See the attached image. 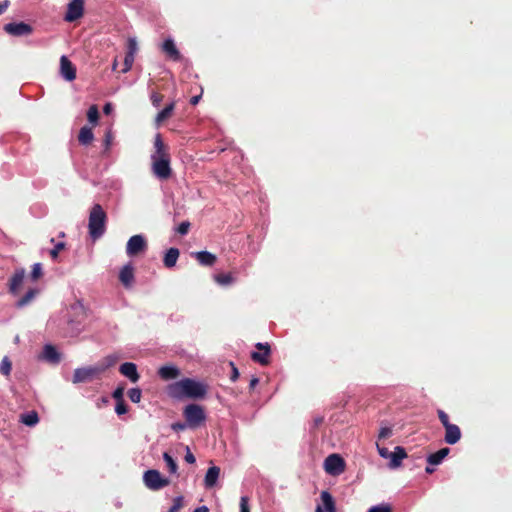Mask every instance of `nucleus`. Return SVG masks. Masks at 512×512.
Returning <instances> with one entry per match:
<instances>
[{
    "instance_id": "3",
    "label": "nucleus",
    "mask_w": 512,
    "mask_h": 512,
    "mask_svg": "<svg viewBox=\"0 0 512 512\" xmlns=\"http://www.w3.org/2000/svg\"><path fill=\"white\" fill-rule=\"evenodd\" d=\"M107 214L100 204H94L89 213L88 230L93 240L101 238L106 231Z\"/></svg>"
},
{
    "instance_id": "50",
    "label": "nucleus",
    "mask_w": 512,
    "mask_h": 512,
    "mask_svg": "<svg viewBox=\"0 0 512 512\" xmlns=\"http://www.w3.org/2000/svg\"><path fill=\"white\" fill-rule=\"evenodd\" d=\"M230 367H231V375H230V379L231 381H236L239 377V371L237 369V367L235 366V364L233 362H230L229 363Z\"/></svg>"
},
{
    "instance_id": "11",
    "label": "nucleus",
    "mask_w": 512,
    "mask_h": 512,
    "mask_svg": "<svg viewBox=\"0 0 512 512\" xmlns=\"http://www.w3.org/2000/svg\"><path fill=\"white\" fill-rule=\"evenodd\" d=\"M25 279V269H16L8 281V291L10 294L16 296L20 293L21 287Z\"/></svg>"
},
{
    "instance_id": "2",
    "label": "nucleus",
    "mask_w": 512,
    "mask_h": 512,
    "mask_svg": "<svg viewBox=\"0 0 512 512\" xmlns=\"http://www.w3.org/2000/svg\"><path fill=\"white\" fill-rule=\"evenodd\" d=\"M154 148L155 152L151 155L152 172L157 178L167 180L172 175L170 154L159 133L155 136Z\"/></svg>"
},
{
    "instance_id": "1",
    "label": "nucleus",
    "mask_w": 512,
    "mask_h": 512,
    "mask_svg": "<svg viewBox=\"0 0 512 512\" xmlns=\"http://www.w3.org/2000/svg\"><path fill=\"white\" fill-rule=\"evenodd\" d=\"M208 391V386L192 378H184L167 386V393L174 399H203Z\"/></svg>"
},
{
    "instance_id": "47",
    "label": "nucleus",
    "mask_w": 512,
    "mask_h": 512,
    "mask_svg": "<svg viewBox=\"0 0 512 512\" xmlns=\"http://www.w3.org/2000/svg\"><path fill=\"white\" fill-rule=\"evenodd\" d=\"M190 222L183 221L180 223V225L177 227V232L181 235H186L190 229Z\"/></svg>"
},
{
    "instance_id": "23",
    "label": "nucleus",
    "mask_w": 512,
    "mask_h": 512,
    "mask_svg": "<svg viewBox=\"0 0 512 512\" xmlns=\"http://www.w3.org/2000/svg\"><path fill=\"white\" fill-rule=\"evenodd\" d=\"M180 252L178 248H170L164 255L163 264L166 268L170 269L176 265Z\"/></svg>"
},
{
    "instance_id": "29",
    "label": "nucleus",
    "mask_w": 512,
    "mask_h": 512,
    "mask_svg": "<svg viewBox=\"0 0 512 512\" xmlns=\"http://www.w3.org/2000/svg\"><path fill=\"white\" fill-rule=\"evenodd\" d=\"M20 422L27 426H34L39 422V417L36 411H31L20 416Z\"/></svg>"
},
{
    "instance_id": "42",
    "label": "nucleus",
    "mask_w": 512,
    "mask_h": 512,
    "mask_svg": "<svg viewBox=\"0 0 512 512\" xmlns=\"http://www.w3.org/2000/svg\"><path fill=\"white\" fill-rule=\"evenodd\" d=\"M437 415H438V418L444 428H446V427H448V425L452 424V423H450L448 414L446 412H444L443 410L438 409Z\"/></svg>"
},
{
    "instance_id": "35",
    "label": "nucleus",
    "mask_w": 512,
    "mask_h": 512,
    "mask_svg": "<svg viewBox=\"0 0 512 512\" xmlns=\"http://www.w3.org/2000/svg\"><path fill=\"white\" fill-rule=\"evenodd\" d=\"M118 361V357L116 355H108L103 359V363L99 368H103V372L109 367L114 366Z\"/></svg>"
},
{
    "instance_id": "21",
    "label": "nucleus",
    "mask_w": 512,
    "mask_h": 512,
    "mask_svg": "<svg viewBox=\"0 0 512 512\" xmlns=\"http://www.w3.org/2000/svg\"><path fill=\"white\" fill-rule=\"evenodd\" d=\"M407 457L405 449L401 446H396L394 451L390 455L389 467L392 469L398 468L404 458Z\"/></svg>"
},
{
    "instance_id": "20",
    "label": "nucleus",
    "mask_w": 512,
    "mask_h": 512,
    "mask_svg": "<svg viewBox=\"0 0 512 512\" xmlns=\"http://www.w3.org/2000/svg\"><path fill=\"white\" fill-rule=\"evenodd\" d=\"M192 256L199 262L202 266L211 267L216 263V256L208 251H199L192 253Z\"/></svg>"
},
{
    "instance_id": "61",
    "label": "nucleus",
    "mask_w": 512,
    "mask_h": 512,
    "mask_svg": "<svg viewBox=\"0 0 512 512\" xmlns=\"http://www.w3.org/2000/svg\"><path fill=\"white\" fill-rule=\"evenodd\" d=\"M320 423H322V418H319V419L316 420V425H318Z\"/></svg>"
},
{
    "instance_id": "24",
    "label": "nucleus",
    "mask_w": 512,
    "mask_h": 512,
    "mask_svg": "<svg viewBox=\"0 0 512 512\" xmlns=\"http://www.w3.org/2000/svg\"><path fill=\"white\" fill-rule=\"evenodd\" d=\"M175 109V102H171L170 104L166 105L163 110H161L155 117V124L159 126L164 121L169 119L174 112Z\"/></svg>"
},
{
    "instance_id": "37",
    "label": "nucleus",
    "mask_w": 512,
    "mask_h": 512,
    "mask_svg": "<svg viewBox=\"0 0 512 512\" xmlns=\"http://www.w3.org/2000/svg\"><path fill=\"white\" fill-rule=\"evenodd\" d=\"M128 397L133 403H139L142 397V391L139 388H131L128 391Z\"/></svg>"
},
{
    "instance_id": "57",
    "label": "nucleus",
    "mask_w": 512,
    "mask_h": 512,
    "mask_svg": "<svg viewBox=\"0 0 512 512\" xmlns=\"http://www.w3.org/2000/svg\"><path fill=\"white\" fill-rule=\"evenodd\" d=\"M112 110V105L110 103H106L104 105L103 111L105 114H109Z\"/></svg>"
},
{
    "instance_id": "54",
    "label": "nucleus",
    "mask_w": 512,
    "mask_h": 512,
    "mask_svg": "<svg viewBox=\"0 0 512 512\" xmlns=\"http://www.w3.org/2000/svg\"><path fill=\"white\" fill-rule=\"evenodd\" d=\"M8 6H9V1L8 0L0 2V15L3 14L6 11Z\"/></svg>"
},
{
    "instance_id": "55",
    "label": "nucleus",
    "mask_w": 512,
    "mask_h": 512,
    "mask_svg": "<svg viewBox=\"0 0 512 512\" xmlns=\"http://www.w3.org/2000/svg\"><path fill=\"white\" fill-rule=\"evenodd\" d=\"M259 383V380L258 378L256 377H252L251 380H250V383H249V389L250 391L254 390V388L256 387V385Z\"/></svg>"
},
{
    "instance_id": "38",
    "label": "nucleus",
    "mask_w": 512,
    "mask_h": 512,
    "mask_svg": "<svg viewBox=\"0 0 512 512\" xmlns=\"http://www.w3.org/2000/svg\"><path fill=\"white\" fill-rule=\"evenodd\" d=\"M134 57L135 55L131 53H126L124 58V67L121 70L122 73H126L132 68V65L134 63Z\"/></svg>"
},
{
    "instance_id": "41",
    "label": "nucleus",
    "mask_w": 512,
    "mask_h": 512,
    "mask_svg": "<svg viewBox=\"0 0 512 512\" xmlns=\"http://www.w3.org/2000/svg\"><path fill=\"white\" fill-rule=\"evenodd\" d=\"M183 507V497L178 496L173 499V505L170 507L168 512H179V510Z\"/></svg>"
},
{
    "instance_id": "22",
    "label": "nucleus",
    "mask_w": 512,
    "mask_h": 512,
    "mask_svg": "<svg viewBox=\"0 0 512 512\" xmlns=\"http://www.w3.org/2000/svg\"><path fill=\"white\" fill-rule=\"evenodd\" d=\"M220 475V468L217 466L210 467L204 478V485L206 488H212L215 486Z\"/></svg>"
},
{
    "instance_id": "27",
    "label": "nucleus",
    "mask_w": 512,
    "mask_h": 512,
    "mask_svg": "<svg viewBox=\"0 0 512 512\" xmlns=\"http://www.w3.org/2000/svg\"><path fill=\"white\" fill-rule=\"evenodd\" d=\"M43 358L51 363L60 362V354L53 345H45L43 349Z\"/></svg>"
},
{
    "instance_id": "36",
    "label": "nucleus",
    "mask_w": 512,
    "mask_h": 512,
    "mask_svg": "<svg viewBox=\"0 0 512 512\" xmlns=\"http://www.w3.org/2000/svg\"><path fill=\"white\" fill-rule=\"evenodd\" d=\"M42 276H43L42 264L41 263H35L32 266V271H31V274H30L31 279L33 281H36V280L40 279Z\"/></svg>"
},
{
    "instance_id": "43",
    "label": "nucleus",
    "mask_w": 512,
    "mask_h": 512,
    "mask_svg": "<svg viewBox=\"0 0 512 512\" xmlns=\"http://www.w3.org/2000/svg\"><path fill=\"white\" fill-rule=\"evenodd\" d=\"M115 412L118 415H123L128 412V406L126 405L125 401L116 402Z\"/></svg>"
},
{
    "instance_id": "52",
    "label": "nucleus",
    "mask_w": 512,
    "mask_h": 512,
    "mask_svg": "<svg viewBox=\"0 0 512 512\" xmlns=\"http://www.w3.org/2000/svg\"><path fill=\"white\" fill-rule=\"evenodd\" d=\"M185 461L189 464H194L196 461L195 456L191 453L189 447H187V453L185 455Z\"/></svg>"
},
{
    "instance_id": "28",
    "label": "nucleus",
    "mask_w": 512,
    "mask_h": 512,
    "mask_svg": "<svg viewBox=\"0 0 512 512\" xmlns=\"http://www.w3.org/2000/svg\"><path fill=\"white\" fill-rule=\"evenodd\" d=\"M39 293V290L36 288L29 289L24 296H22L16 303V306L18 308H22L26 305H28Z\"/></svg>"
},
{
    "instance_id": "10",
    "label": "nucleus",
    "mask_w": 512,
    "mask_h": 512,
    "mask_svg": "<svg viewBox=\"0 0 512 512\" xmlns=\"http://www.w3.org/2000/svg\"><path fill=\"white\" fill-rule=\"evenodd\" d=\"M256 348L259 350V352L253 351L251 353V359L263 366L268 365L270 363L271 355L270 345L268 343H257Z\"/></svg>"
},
{
    "instance_id": "16",
    "label": "nucleus",
    "mask_w": 512,
    "mask_h": 512,
    "mask_svg": "<svg viewBox=\"0 0 512 512\" xmlns=\"http://www.w3.org/2000/svg\"><path fill=\"white\" fill-rule=\"evenodd\" d=\"M119 372L125 377L129 378L131 382L135 383L139 380L140 375L137 372V366L132 362H125L120 365Z\"/></svg>"
},
{
    "instance_id": "33",
    "label": "nucleus",
    "mask_w": 512,
    "mask_h": 512,
    "mask_svg": "<svg viewBox=\"0 0 512 512\" xmlns=\"http://www.w3.org/2000/svg\"><path fill=\"white\" fill-rule=\"evenodd\" d=\"M113 133L111 130H107L104 134L103 144H104V151L103 154H107L110 150V147L113 143Z\"/></svg>"
},
{
    "instance_id": "15",
    "label": "nucleus",
    "mask_w": 512,
    "mask_h": 512,
    "mask_svg": "<svg viewBox=\"0 0 512 512\" xmlns=\"http://www.w3.org/2000/svg\"><path fill=\"white\" fill-rule=\"evenodd\" d=\"M157 373L162 380L169 381L177 379L180 376L181 371L175 365H164L158 369Z\"/></svg>"
},
{
    "instance_id": "56",
    "label": "nucleus",
    "mask_w": 512,
    "mask_h": 512,
    "mask_svg": "<svg viewBox=\"0 0 512 512\" xmlns=\"http://www.w3.org/2000/svg\"><path fill=\"white\" fill-rule=\"evenodd\" d=\"M200 98H201V95L193 96V97L190 99V104H191V105H196V104H198V102H199Z\"/></svg>"
},
{
    "instance_id": "26",
    "label": "nucleus",
    "mask_w": 512,
    "mask_h": 512,
    "mask_svg": "<svg viewBox=\"0 0 512 512\" xmlns=\"http://www.w3.org/2000/svg\"><path fill=\"white\" fill-rule=\"evenodd\" d=\"M449 452V448H441L437 452L432 453L427 457V463L429 465H439L444 460V458L449 454Z\"/></svg>"
},
{
    "instance_id": "13",
    "label": "nucleus",
    "mask_w": 512,
    "mask_h": 512,
    "mask_svg": "<svg viewBox=\"0 0 512 512\" xmlns=\"http://www.w3.org/2000/svg\"><path fill=\"white\" fill-rule=\"evenodd\" d=\"M60 73L67 81H73L76 79V68L65 55L60 58Z\"/></svg>"
},
{
    "instance_id": "44",
    "label": "nucleus",
    "mask_w": 512,
    "mask_h": 512,
    "mask_svg": "<svg viewBox=\"0 0 512 512\" xmlns=\"http://www.w3.org/2000/svg\"><path fill=\"white\" fill-rule=\"evenodd\" d=\"M137 49H138V46H137L136 40L134 38H129L128 42H127V52L126 53H131V54L135 55V53L137 52Z\"/></svg>"
},
{
    "instance_id": "4",
    "label": "nucleus",
    "mask_w": 512,
    "mask_h": 512,
    "mask_svg": "<svg viewBox=\"0 0 512 512\" xmlns=\"http://www.w3.org/2000/svg\"><path fill=\"white\" fill-rule=\"evenodd\" d=\"M183 416L187 426L191 429L200 427L206 421L204 408L199 404H188L183 410Z\"/></svg>"
},
{
    "instance_id": "30",
    "label": "nucleus",
    "mask_w": 512,
    "mask_h": 512,
    "mask_svg": "<svg viewBox=\"0 0 512 512\" xmlns=\"http://www.w3.org/2000/svg\"><path fill=\"white\" fill-rule=\"evenodd\" d=\"M100 114L98 110V106L93 104L89 107L87 111V119L93 125L96 126L98 124Z\"/></svg>"
},
{
    "instance_id": "51",
    "label": "nucleus",
    "mask_w": 512,
    "mask_h": 512,
    "mask_svg": "<svg viewBox=\"0 0 512 512\" xmlns=\"http://www.w3.org/2000/svg\"><path fill=\"white\" fill-rule=\"evenodd\" d=\"M378 453L383 458H390L391 452L386 447H380L377 444Z\"/></svg>"
},
{
    "instance_id": "31",
    "label": "nucleus",
    "mask_w": 512,
    "mask_h": 512,
    "mask_svg": "<svg viewBox=\"0 0 512 512\" xmlns=\"http://www.w3.org/2000/svg\"><path fill=\"white\" fill-rule=\"evenodd\" d=\"M163 459L167 465L169 472L172 474L177 473L178 465H177L176 461L173 459V457L168 452L163 453Z\"/></svg>"
},
{
    "instance_id": "9",
    "label": "nucleus",
    "mask_w": 512,
    "mask_h": 512,
    "mask_svg": "<svg viewBox=\"0 0 512 512\" xmlns=\"http://www.w3.org/2000/svg\"><path fill=\"white\" fill-rule=\"evenodd\" d=\"M84 0H71L64 16L66 22H74L84 15Z\"/></svg>"
},
{
    "instance_id": "8",
    "label": "nucleus",
    "mask_w": 512,
    "mask_h": 512,
    "mask_svg": "<svg viewBox=\"0 0 512 512\" xmlns=\"http://www.w3.org/2000/svg\"><path fill=\"white\" fill-rule=\"evenodd\" d=\"M324 469L330 475H340L345 470V461L338 454H330L324 461Z\"/></svg>"
},
{
    "instance_id": "48",
    "label": "nucleus",
    "mask_w": 512,
    "mask_h": 512,
    "mask_svg": "<svg viewBox=\"0 0 512 512\" xmlns=\"http://www.w3.org/2000/svg\"><path fill=\"white\" fill-rule=\"evenodd\" d=\"M248 503L249 498L247 496H242L240 498V512H250Z\"/></svg>"
},
{
    "instance_id": "6",
    "label": "nucleus",
    "mask_w": 512,
    "mask_h": 512,
    "mask_svg": "<svg viewBox=\"0 0 512 512\" xmlns=\"http://www.w3.org/2000/svg\"><path fill=\"white\" fill-rule=\"evenodd\" d=\"M101 373H103V368H99L98 366L77 368L74 370L72 382L74 384L88 382Z\"/></svg>"
},
{
    "instance_id": "39",
    "label": "nucleus",
    "mask_w": 512,
    "mask_h": 512,
    "mask_svg": "<svg viewBox=\"0 0 512 512\" xmlns=\"http://www.w3.org/2000/svg\"><path fill=\"white\" fill-rule=\"evenodd\" d=\"M368 512H392V507L388 503H382L379 505L372 506Z\"/></svg>"
},
{
    "instance_id": "58",
    "label": "nucleus",
    "mask_w": 512,
    "mask_h": 512,
    "mask_svg": "<svg viewBox=\"0 0 512 512\" xmlns=\"http://www.w3.org/2000/svg\"><path fill=\"white\" fill-rule=\"evenodd\" d=\"M194 512H209V509L206 506H200L196 508Z\"/></svg>"
},
{
    "instance_id": "60",
    "label": "nucleus",
    "mask_w": 512,
    "mask_h": 512,
    "mask_svg": "<svg viewBox=\"0 0 512 512\" xmlns=\"http://www.w3.org/2000/svg\"><path fill=\"white\" fill-rule=\"evenodd\" d=\"M116 67H117V61L115 60L114 63H113V70H116Z\"/></svg>"
},
{
    "instance_id": "18",
    "label": "nucleus",
    "mask_w": 512,
    "mask_h": 512,
    "mask_svg": "<svg viewBox=\"0 0 512 512\" xmlns=\"http://www.w3.org/2000/svg\"><path fill=\"white\" fill-rule=\"evenodd\" d=\"M119 280L126 288L131 287L134 282V267L132 264L129 263L123 266L119 273Z\"/></svg>"
},
{
    "instance_id": "14",
    "label": "nucleus",
    "mask_w": 512,
    "mask_h": 512,
    "mask_svg": "<svg viewBox=\"0 0 512 512\" xmlns=\"http://www.w3.org/2000/svg\"><path fill=\"white\" fill-rule=\"evenodd\" d=\"M320 497L323 505H317L315 512H337L334 498L328 491H322Z\"/></svg>"
},
{
    "instance_id": "7",
    "label": "nucleus",
    "mask_w": 512,
    "mask_h": 512,
    "mask_svg": "<svg viewBox=\"0 0 512 512\" xmlns=\"http://www.w3.org/2000/svg\"><path fill=\"white\" fill-rule=\"evenodd\" d=\"M148 248L147 240L143 235L137 234L129 238L126 244V253L129 257H135L145 252Z\"/></svg>"
},
{
    "instance_id": "53",
    "label": "nucleus",
    "mask_w": 512,
    "mask_h": 512,
    "mask_svg": "<svg viewBox=\"0 0 512 512\" xmlns=\"http://www.w3.org/2000/svg\"><path fill=\"white\" fill-rule=\"evenodd\" d=\"M186 427H188L187 422L186 423L176 422V423L172 424V429L174 431L184 430Z\"/></svg>"
},
{
    "instance_id": "5",
    "label": "nucleus",
    "mask_w": 512,
    "mask_h": 512,
    "mask_svg": "<svg viewBox=\"0 0 512 512\" xmlns=\"http://www.w3.org/2000/svg\"><path fill=\"white\" fill-rule=\"evenodd\" d=\"M145 486L153 491L160 490L170 484V480L161 475L158 470H147L143 475Z\"/></svg>"
},
{
    "instance_id": "49",
    "label": "nucleus",
    "mask_w": 512,
    "mask_h": 512,
    "mask_svg": "<svg viewBox=\"0 0 512 512\" xmlns=\"http://www.w3.org/2000/svg\"><path fill=\"white\" fill-rule=\"evenodd\" d=\"M392 435V429L390 427H382L379 431L378 438L386 439Z\"/></svg>"
},
{
    "instance_id": "45",
    "label": "nucleus",
    "mask_w": 512,
    "mask_h": 512,
    "mask_svg": "<svg viewBox=\"0 0 512 512\" xmlns=\"http://www.w3.org/2000/svg\"><path fill=\"white\" fill-rule=\"evenodd\" d=\"M123 395H124V387L123 386L117 387L114 390V392L112 393V397L116 400V402L124 401Z\"/></svg>"
},
{
    "instance_id": "34",
    "label": "nucleus",
    "mask_w": 512,
    "mask_h": 512,
    "mask_svg": "<svg viewBox=\"0 0 512 512\" xmlns=\"http://www.w3.org/2000/svg\"><path fill=\"white\" fill-rule=\"evenodd\" d=\"M11 369H12V363H11L10 359L7 356L3 357V359L0 363V372L3 375L8 376V375H10Z\"/></svg>"
},
{
    "instance_id": "40",
    "label": "nucleus",
    "mask_w": 512,
    "mask_h": 512,
    "mask_svg": "<svg viewBox=\"0 0 512 512\" xmlns=\"http://www.w3.org/2000/svg\"><path fill=\"white\" fill-rule=\"evenodd\" d=\"M164 96L156 91H153L150 95L151 103L154 107H159L161 102L163 101Z\"/></svg>"
},
{
    "instance_id": "32",
    "label": "nucleus",
    "mask_w": 512,
    "mask_h": 512,
    "mask_svg": "<svg viewBox=\"0 0 512 512\" xmlns=\"http://www.w3.org/2000/svg\"><path fill=\"white\" fill-rule=\"evenodd\" d=\"M214 279L220 285H229L234 280L230 273L217 274L215 275Z\"/></svg>"
},
{
    "instance_id": "25",
    "label": "nucleus",
    "mask_w": 512,
    "mask_h": 512,
    "mask_svg": "<svg viewBox=\"0 0 512 512\" xmlns=\"http://www.w3.org/2000/svg\"><path fill=\"white\" fill-rule=\"evenodd\" d=\"M94 140V134L92 131V127L83 126L78 134V141L81 145L87 146L92 143Z\"/></svg>"
},
{
    "instance_id": "17",
    "label": "nucleus",
    "mask_w": 512,
    "mask_h": 512,
    "mask_svg": "<svg viewBox=\"0 0 512 512\" xmlns=\"http://www.w3.org/2000/svg\"><path fill=\"white\" fill-rule=\"evenodd\" d=\"M462 433L459 426L455 424L448 425L445 428L444 440L447 444H456L461 439Z\"/></svg>"
},
{
    "instance_id": "46",
    "label": "nucleus",
    "mask_w": 512,
    "mask_h": 512,
    "mask_svg": "<svg viewBox=\"0 0 512 512\" xmlns=\"http://www.w3.org/2000/svg\"><path fill=\"white\" fill-rule=\"evenodd\" d=\"M65 247V244L63 242H59L55 245V247L50 251V256L53 259H56L59 255V252L63 250Z\"/></svg>"
},
{
    "instance_id": "59",
    "label": "nucleus",
    "mask_w": 512,
    "mask_h": 512,
    "mask_svg": "<svg viewBox=\"0 0 512 512\" xmlns=\"http://www.w3.org/2000/svg\"><path fill=\"white\" fill-rule=\"evenodd\" d=\"M425 471H426V473L431 474V473H433V472H434V468H432V467H430V466H427V467L425 468Z\"/></svg>"
},
{
    "instance_id": "12",
    "label": "nucleus",
    "mask_w": 512,
    "mask_h": 512,
    "mask_svg": "<svg viewBox=\"0 0 512 512\" xmlns=\"http://www.w3.org/2000/svg\"><path fill=\"white\" fill-rule=\"evenodd\" d=\"M4 31L13 36H25L30 35L33 29L29 24H26L24 22H11L4 25Z\"/></svg>"
},
{
    "instance_id": "19",
    "label": "nucleus",
    "mask_w": 512,
    "mask_h": 512,
    "mask_svg": "<svg viewBox=\"0 0 512 512\" xmlns=\"http://www.w3.org/2000/svg\"><path fill=\"white\" fill-rule=\"evenodd\" d=\"M162 51L173 61H179L181 54L172 39H166L162 44Z\"/></svg>"
}]
</instances>
